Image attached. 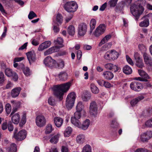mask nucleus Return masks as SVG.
Instances as JSON below:
<instances>
[{
    "label": "nucleus",
    "instance_id": "nucleus-23",
    "mask_svg": "<svg viewBox=\"0 0 152 152\" xmlns=\"http://www.w3.org/2000/svg\"><path fill=\"white\" fill-rule=\"evenodd\" d=\"M102 75L105 79L109 80L112 79L114 77L113 74L112 72L109 71L104 72Z\"/></svg>",
    "mask_w": 152,
    "mask_h": 152
},
{
    "label": "nucleus",
    "instance_id": "nucleus-63",
    "mask_svg": "<svg viewBox=\"0 0 152 152\" xmlns=\"http://www.w3.org/2000/svg\"><path fill=\"white\" fill-rule=\"evenodd\" d=\"M118 124L115 120H113L111 123V126L113 128H115L118 126Z\"/></svg>",
    "mask_w": 152,
    "mask_h": 152
},
{
    "label": "nucleus",
    "instance_id": "nucleus-49",
    "mask_svg": "<svg viewBox=\"0 0 152 152\" xmlns=\"http://www.w3.org/2000/svg\"><path fill=\"white\" fill-rule=\"evenodd\" d=\"M48 102L49 104L52 106H54L56 104V102L55 99L52 97H50L48 99Z\"/></svg>",
    "mask_w": 152,
    "mask_h": 152
},
{
    "label": "nucleus",
    "instance_id": "nucleus-41",
    "mask_svg": "<svg viewBox=\"0 0 152 152\" xmlns=\"http://www.w3.org/2000/svg\"><path fill=\"white\" fill-rule=\"evenodd\" d=\"M91 97L90 94L86 92L82 96V99L84 101L86 102L89 100Z\"/></svg>",
    "mask_w": 152,
    "mask_h": 152
},
{
    "label": "nucleus",
    "instance_id": "nucleus-52",
    "mask_svg": "<svg viewBox=\"0 0 152 152\" xmlns=\"http://www.w3.org/2000/svg\"><path fill=\"white\" fill-rule=\"evenodd\" d=\"M146 136V139H147V141L152 137V132L151 131H147L145 132Z\"/></svg>",
    "mask_w": 152,
    "mask_h": 152
},
{
    "label": "nucleus",
    "instance_id": "nucleus-44",
    "mask_svg": "<svg viewBox=\"0 0 152 152\" xmlns=\"http://www.w3.org/2000/svg\"><path fill=\"white\" fill-rule=\"evenodd\" d=\"M56 46L52 47L50 48L51 49V50L52 51V53H53L55 52H57L59 50L60 48L63 47V45L61 46Z\"/></svg>",
    "mask_w": 152,
    "mask_h": 152
},
{
    "label": "nucleus",
    "instance_id": "nucleus-55",
    "mask_svg": "<svg viewBox=\"0 0 152 152\" xmlns=\"http://www.w3.org/2000/svg\"><path fill=\"white\" fill-rule=\"evenodd\" d=\"M11 102L13 106L19 108L20 105V102H17L15 101H11Z\"/></svg>",
    "mask_w": 152,
    "mask_h": 152
},
{
    "label": "nucleus",
    "instance_id": "nucleus-26",
    "mask_svg": "<svg viewBox=\"0 0 152 152\" xmlns=\"http://www.w3.org/2000/svg\"><path fill=\"white\" fill-rule=\"evenodd\" d=\"M7 152H16L17 146L15 144L12 143L9 147L6 148Z\"/></svg>",
    "mask_w": 152,
    "mask_h": 152
},
{
    "label": "nucleus",
    "instance_id": "nucleus-40",
    "mask_svg": "<svg viewBox=\"0 0 152 152\" xmlns=\"http://www.w3.org/2000/svg\"><path fill=\"white\" fill-rule=\"evenodd\" d=\"M26 115L25 113H24L23 114L21 121L19 123L20 126L22 127L23 125L26 123Z\"/></svg>",
    "mask_w": 152,
    "mask_h": 152
},
{
    "label": "nucleus",
    "instance_id": "nucleus-17",
    "mask_svg": "<svg viewBox=\"0 0 152 152\" xmlns=\"http://www.w3.org/2000/svg\"><path fill=\"white\" fill-rule=\"evenodd\" d=\"M148 14L144 16L142 18L143 21L141 22L139 24V26L140 27H147L148 26L149 22L148 17Z\"/></svg>",
    "mask_w": 152,
    "mask_h": 152
},
{
    "label": "nucleus",
    "instance_id": "nucleus-32",
    "mask_svg": "<svg viewBox=\"0 0 152 152\" xmlns=\"http://www.w3.org/2000/svg\"><path fill=\"white\" fill-rule=\"evenodd\" d=\"M90 89L92 93L97 94L99 92V89L97 87L94 83H91L90 85Z\"/></svg>",
    "mask_w": 152,
    "mask_h": 152
},
{
    "label": "nucleus",
    "instance_id": "nucleus-46",
    "mask_svg": "<svg viewBox=\"0 0 152 152\" xmlns=\"http://www.w3.org/2000/svg\"><path fill=\"white\" fill-rule=\"evenodd\" d=\"M63 40L62 38L61 37L58 38L56 40L54 41V42L56 45H59V46L63 45L62 43Z\"/></svg>",
    "mask_w": 152,
    "mask_h": 152
},
{
    "label": "nucleus",
    "instance_id": "nucleus-54",
    "mask_svg": "<svg viewBox=\"0 0 152 152\" xmlns=\"http://www.w3.org/2000/svg\"><path fill=\"white\" fill-rule=\"evenodd\" d=\"M81 117V112L76 111L74 113V116L73 117L79 119Z\"/></svg>",
    "mask_w": 152,
    "mask_h": 152
},
{
    "label": "nucleus",
    "instance_id": "nucleus-18",
    "mask_svg": "<svg viewBox=\"0 0 152 152\" xmlns=\"http://www.w3.org/2000/svg\"><path fill=\"white\" fill-rule=\"evenodd\" d=\"M51 44L50 41H45L41 44L39 46L38 50L39 51H42L45 49L49 47Z\"/></svg>",
    "mask_w": 152,
    "mask_h": 152
},
{
    "label": "nucleus",
    "instance_id": "nucleus-3",
    "mask_svg": "<svg viewBox=\"0 0 152 152\" xmlns=\"http://www.w3.org/2000/svg\"><path fill=\"white\" fill-rule=\"evenodd\" d=\"M64 8L67 12L73 13L76 11L78 6L75 2L72 1L66 2L64 4Z\"/></svg>",
    "mask_w": 152,
    "mask_h": 152
},
{
    "label": "nucleus",
    "instance_id": "nucleus-50",
    "mask_svg": "<svg viewBox=\"0 0 152 152\" xmlns=\"http://www.w3.org/2000/svg\"><path fill=\"white\" fill-rule=\"evenodd\" d=\"M145 133L141 134L139 138L140 140L142 142H147V139H146V137Z\"/></svg>",
    "mask_w": 152,
    "mask_h": 152
},
{
    "label": "nucleus",
    "instance_id": "nucleus-16",
    "mask_svg": "<svg viewBox=\"0 0 152 152\" xmlns=\"http://www.w3.org/2000/svg\"><path fill=\"white\" fill-rule=\"evenodd\" d=\"M87 26L85 23L80 24L78 26V34L80 36H83L86 33Z\"/></svg>",
    "mask_w": 152,
    "mask_h": 152
},
{
    "label": "nucleus",
    "instance_id": "nucleus-53",
    "mask_svg": "<svg viewBox=\"0 0 152 152\" xmlns=\"http://www.w3.org/2000/svg\"><path fill=\"white\" fill-rule=\"evenodd\" d=\"M37 17L36 14L33 11H30L28 16V18L30 19H31L34 17Z\"/></svg>",
    "mask_w": 152,
    "mask_h": 152
},
{
    "label": "nucleus",
    "instance_id": "nucleus-5",
    "mask_svg": "<svg viewBox=\"0 0 152 152\" xmlns=\"http://www.w3.org/2000/svg\"><path fill=\"white\" fill-rule=\"evenodd\" d=\"M119 56V53L113 50L107 52L104 55V58L106 60H114L118 58Z\"/></svg>",
    "mask_w": 152,
    "mask_h": 152
},
{
    "label": "nucleus",
    "instance_id": "nucleus-8",
    "mask_svg": "<svg viewBox=\"0 0 152 152\" xmlns=\"http://www.w3.org/2000/svg\"><path fill=\"white\" fill-rule=\"evenodd\" d=\"M35 121L37 126L40 127L44 126L46 123L45 118L42 115L37 116L36 118Z\"/></svg>",
    "mask_w": 152,
    "mask_h": 152
},
{
    "label": "nucleus",
    "instance_id": "nucleus-15",
    "mask_svg": "<svg viewBox=\"0 0 152 152\" xmlns=\"http://www.w3.org/2000/svg\"><path fill=\"white\" fill-rule=\"evenodd\" d=\"M143 56L145 64L148 66L152 67V58L147 53H144Z\"/></svg>",
    "mask_w": 152,
    "mask_h": 152
},
{
    "label": "nucleus",
    "instance_id": "nucleus-11",
    "mask_svg": "<svg viewBox=\"0 0 152 152\" xmlns=\"http://www.w3.org/2000/svg\"><path fill=\"white\" fill-rule=\"evenodd\" d=\"M44 62L46 66L50 67L54 66L56 63V61L50 56L47 57L44 59Z\"/></svg>",
    "mask_w": 152,
    "mask_h": 152
},
{
    "label": "nucleus",
    "instance_id": "nucleus-21",
    "mask_svg": "<svg viewBox=\"0 0 152 152\" xmlns=\"http://www.w3.org/2000/svg\"><path fill=\"white\" fill-rule=\"evenodd\" d=\"M11 116V120L13 123L17 124L19 122L20 119V115L18 113L10 115Z\"/></svg>",
    "mask_w": 152,
    "mask_h": 152
},
{
    "label": "nucleus",
    "instance_id": "nucleus-57",
    "mask_svg": "<svg viewBox=\"0 0 152 152\" xmlns=\"http://www.w3.org/2000/svg\"><path fill=\"white\" fill-rule=\"evenodd\" d=\"M113 66V64L109 63L105 64L104 66L107 69L111 70H112V67Z\"/></svg>",
    "mask_w": 152,
    "mask_h": 152
},
{
    "label": "nucleus",
    "instance_id": "nucleus-60",
    "mask_svg": "<svg viewBox=\"0 0 152 152\" xmlns=\"http://www.w3.org/2000/svg\"><path fill=\"white\" fill-rule=\"evenodd\" d=\"M126 60L128 63L132 66L134 65V63L131 58L128 56L126 55Z\"/></svg>",
    "mask_w": 152,
    "mask_h": 152
},
{
    "label": "nucleus",
    "instance_id": "nucleus-61",
    "mask_svg": "<svg viewBox=\"0 0 152 152\" xmlns=\"http://www.w3.org/2000/svg\"><path fill=\"white\" fill-rule=\"evenodd\" d=\"M113 66L112 67V70L114 71V72H116L120 70V68L118 65L113 64Z\"/></svg>",
    "mask_w": 152,
    "mask_h": 152
},
{
    "label": "nucleus",
    "instance_id": "nucleus-37",
    "mask_svg": "<svg viewBox=\"0 0 152 152\" xmlns=\"http://www.w3.org/2000/svg\"><path fill=\"white\" fill-rule=\"evenodd\" d=\"M56 21L58 24H61L63 21V17L62 15L59 13L57 14L56 16Z\"/></svg>",
    "mask_w": 152,
    "mask_h": 152
},
{
    "label": "nucleus",
    "instance_id": "nucleus-43",
    "mask_svg": "<svg viewBox=\"0 0 152 152\" xmlns=\"http://www.w3.org/2000/svg\"><path fill=\"white\" fill-rule=\"evenodd\" d=\"M118 0H110L108 2V4L110 7H114L117 4Z\"/></svg>",
    "mask_w": 152,
    "mask_h": 152
},
{
    "label": "nucleus",
    "instance_id": "nucleus-33",
    "mask_svg": "<svg viewBox=\"0 0 152 152\" xmlns=\"http://www.w3.org/2000/svg\"><path fill=\"white\" fill-rule=\"evenodd\" d=\"M59 80L61 81H65L67 79V75L65 72H61L58 75Z\"/></svg>",
    "mask_w": 152,
    "mask_h": 152
},
{
    "label": "nucleus",
    "instance_id": "nucleus-30",
    "mask_svg": "<svg viewBox=\"0 0 152 152\" xmlns=\"http://www.w3.org/2000/svg\"><path fill=\"white\" fill-rule=\"evenodd\" d=\"M123 72L126 75H129L132 73V68L128 65H126L123 69Z\"/></svg>",
    "mask_w": 152,
    "mask_h": 152
},
{
    "label": "nucleus",
    "instance_id": "nucleus-36",
    "mask_svg": "<svg viewBox=\"0 0 152 152\" xmlns=\"http://www.w3.org/2000/svg\"><path fill=\"white\" fill-rule=\"evenodd\" d=\"M67 31L69 35H74L75 32V28L72 25H70L68 27Z\"/></svg>",
    "mask_w": 152,
    "mask_h": 152
},
{
    "label": "nucleus",
    "instance_id": "nucleus-59",
    "mask_svg": "<svg viewBox=\"0 0 152 152\" xmlns=\"http://www.w3.org/2000/svg\"><path fill=\"white\" fill-rule=\"evenodd\" d=\"M13 86V84L10 81H8L6 86L5 88L6 89H9L11 88Z\"/></svg>",
    "mask_w": 152,
    "mask_h": 152
},
{
    "label": "nucleus",
    "instance_id": "nucleus-47",
    "mask_svg": "<svg viewBox=\"0 0 152 152\" xmlns=\"http://www.w3.org/2000/svg\"><path fill=\"white\" fill-rule=\"evenodd\" d=\"M11 106L9 103H7L5 105V110L7 114H9L11 110Z\"/></svg>",
    "mask_w": 152,
    "mask_h": 152
},
{
    "label": "nucleus",
    "instance_id": "nucleus-12",
    "mask_svg": "<svg viewBox=\"0 0 152 152\" xmlns=\"http://www.w3.org/2000/svg\"><path fill=\"white\" fill-rule=\"evenodd\" d=\"M26 130H23L19 131L16 135H13V137L18 140H21L26 138Z\"/></svg>",
    "mask_w": 152,
    "mask_h": 152
},
{
    "label": "nucleus",
    "instance_id": "nucleus-58",
    "mask_svg": "<svg viewBox=\"0 0 152 152\" xmlns=\"http://www.w3.org/2000/svg\"><path fill=\"white\" fill-rule=\"evenodd\" d=\"M7 28L6 27H4V31L3 32L1 36V37L0 38V39L2 40L4 38L6 35V33L7 32Z\"/></svg>",
    "mask_w": 152,
    "mask_h": 152
},
{
    "label": "nucleus",
    "instance_id": "nucleus-35",
    "mask_svg": "<svg viewBox=\"0 0 152 152\" xmlns=\"http://www.w3.org/2000/svg\"><path fill=\"white\" fill-rule=\"evenodd\" d=\"M96 24V21L94 19H92L90 21V32L91 33L95 28Z\"/></svg>",
    "mask_w": 152,
    "mask_h": 152
},
{
    "label": "nucleus",
    "instance_id": "nucleus-31",
    "mask_svg": "<svg viewBox=\"0 0 152 152\" xmlns=\"http://www.w3.org/2000/svg\"><path fill=\"white\" fill-rule=\"evenodd\" d=\"M79 119L74 118L73 117L71 118V119L72 123L78 128L80 127V122Z\"/></svg>",
    "mask_w": 152,
    "mask_h": 152
},
{
    "label": "nucleus",
    "instance_id": "nucleus-10",
    "mask_svg": "<svg viewBox=\"0 0 152 152\" xmlns=\"http://www.w3.org/2000/svg\"><path fill=\"white\" fill-rule=\"evenodd\" d=\"M5 73L6 75L8 77H12L15 81H17L18 79V76L17 74L12 71V69L7 68L5 71Z\"/></svg>",
    "mask_w": 152,
    "mask_h": 152
},
{
    "label": "nucleus",
    "instance_id": "nucleus-62",
    "mask_svg": "<svg viewBox=\"0 0 152 152\" xmlns=\"http://www.w3.org/2000/svg\"><path fill=\"white\" fill-rule=\"evenodd\" d=\"M4 81V77L3 73L0 72V84L3 83Z\"/></svg>",
    "mask_w": 152,
    "mask_h": 152
},
{
    "label": "nucleus",
    "instance_id": "nucleus-6",
    "mask_svg": "<svg viewBox=\"0 0 152 152\" xmlns=\"http://www.w3.org/2000/svg\"><path fill=\"white\" fill-rule=\"evenodd\" d=\"M89 112L90 115L94 117L98 114V106L95 101H92L90 103Z\"/></svg>",
    "mask_w": 152,
    "mask_h": 152
},
{
    "label": "nucleus",
    "instance_id": "nucleus-38",
    "mask_svg": "<svg viewBox=\"0 0 152 152\" xmlns=\"http://www.w3.org/2000/svg\"><path fill=\"white\" fill-rule=\"evenodd\" d=\"M72 132V129L70 127L66 128L64 132V134L65 137L69 136Z\"/></svg>",
    "mask_w": 152,
    "mask_h": 152
},
{
    "label": "nucleus",
    "instance_id": "nucleus-20",
    "mask_svg": "<svg viewBox=\"0 0 152 152\" xmlns=\"http://www.w3.org/2000/svg\"><path fill=\"white\" fill-rule=\"evenodd\" d=\"M21 88L20 87H17L12 89L11 91V95L13 98L17 97L19 94Z\"/></svg>",
    "mask_w": 152,
    "mask_h": 152
},
{
    "label": "nucleus",
    "instance_id": "nucleus-39",
    "mask_svg": "<svg viewBox=\"0 0 152 152\" xmlns=\"http://www.w3.org/2000/svg\"><path fill=\"white\" fill-rule=\"evenodd\" d=\"M22 69L23 73L26 76H28L30 74V72L29 68L28 67H24V65L22 64Z\"/></svg>",
    "mask_w": 152,
    "mask_h": 152
},
{
    "label": "nucleus",
    "instance_id": "nucleus-27",
    "mask_svg": "<svg viewBox=\"0 0 152 152\" xmlns=\"http://www.w3.org/2000/svg\"><path fill=\"white\" fill-rule=\"evenodd\" d=\"M84 106L82 102L79 101L77 103L76 107L77 111L81 112L83 111L84 113H86L85 110H84Z\"/></svg>",
    "mask_w": 152,
    "mask_h": 152
},
{
    "label": "nucleus",
    "instance_id": "nucleus-34",
    "mask_svg": "<svg viewBox=\"0 0 152 152\" xmlns=\"http://www.w3.org/2000/svg\"><path fill=\"white\" fill-rule=\"evenodd\" d=\"M81 152H92V148L89 144H86L82 148Z\"/></svg>",
    "mask_w": 152,
    "mask_h": 152
},
{
    "label": "nucleus",
    "instance_id": "nucleus-2",
    "mask_svg": "<svg viewBox=\"0 0 152 152\" xmlns=\"http://www.w3.org/2000/svg\"><path fill=\"white\" fill-rule=\"evenodd\" d=\"M144 10L143 7L137 6L136 4H133L130 7L131 13L135 17V20L137 21H138L140 16L143 12Z\"/></svg>",
    "mask_w": 152,
    "mask_h": 152
},
{
    "label": "nucleus",
    "instance_id": "nucleus-42",
    "mask_svg": "<svg viewBox=\"0 0 152 152\" xmlns=\"http://www.w3.org/2000/svg\"><path fill=\"white\" fill-rule=\"evenodd\" d=\"M53 130L52 125L51 124H48L47 126L45 133L46 134H49L52 132Z\"/></svg>",
    "mask_w": 152,
    "mask_h": 152
},
{
    "label": "nucleus",
    "instance_id": "nucleus-56",
    "mask_svg": "<svg viewBox=\"0 0 152 152\" xmlns=\"http://www.w3.org/2000/svg\"><path fill=\"white\" fill-rule=\"evenodd\" d=\"M145 124L147 127H152V118L147 121L145 123Z\"/></svg>",
    "mask_w": 152,
    "mask_h": 152
},
{
    "label": "nucleus",
    "instance_id": "nucleus-19",
    "mask_svg": "<svg viewBox=\"0 0 152 152\" xmlns=\"http://www.w3.org/2000/svg\"><path fill=\"white\" fill-rule=\"evenodd\" d=\"M53 121L56 126L57 127H60L62 125L64 120L61 118L56 117L53 118Z\"/></svg>",
    "mask_w": 152,
    "mask_h": 152
},
{
    "label": "nucleus",
    "instance_id": "nucleus-1",
    "mask_svg": "<svg viewBox=\"0 0 152 152\" xmlns=\"http://www.w3.org/2000/svg\"><path fill=\"white\" fill-rule=\"evenodd\" d=\"M71 86V82L54 86L53 88L54 95L60 100H62L64 93L68 91Z\"/></svg>",
    "mask_w": 152,
    "mask_h": 152
},
{
    "label": "nucleus",
    "instance_id": "nucleus-48",
    "mask_svg": "<svg viewBox=\"0 0 152 152\" xmlns=\"http://www.w3.org/2000/svg\"><path fill=\"white\" fill-rule=\"evenodd\" d=\"M146 1L145 0H139L134 4H136L137 6H144L146 4Z\"/></svg>",
    "mask_w": 152,
    "mask_h": 152
},
{
    "label": "nucleus",
    "instance_id": "nucleus-22",
    "mask_svg": "<svg viewBox=\"0 0 152 152\" xmlns=\"http://www.w3.org/2000/svg\"><path fill=\"white\" fill-rule=\"evenodd\" d=\"M142 95L138 96L137 97L132 99L130 102V104L132 106H135L138 103L144 98Z\"/></svg>",
    "mask_w": 152,
    "mask_h": 152
},
{
    "label": "nucleus",
    "instance_id": "nucleus-13",
    "mask_svg": "<svg viewBox=\"0 0 152 152\" xmlns=\"http://www.w3.org/2000/svg\"><path fill=\"white\" fill-rule=\"evenodd\" d=\"M134 56L136 61V65L140 68H142L144 66V64L139 54L137 53H134Z\"/></svg>",
    "mask_w": 152,
    "mask_h": 152
},
{
    "label": "nucleus",
    "instance_id": "nucleus-7",
    "mask_svg": "<svg viewBox=\"0 0 152 152\" xmlns=\"http://www.w3.org/2000/svg\"><path fill=\"white\" fill-rule=\"evenodd\" d=\"M106 27L104 24H101L96 28L94 32V36L98 37L104 34L106 30Z\"/></svg>",
    "mask_w": 152,
    "mask_h": 152
},
{
    "label": "nucleus",
    "instance_id": "nucleus-28",
    "mask_svg": "<svg viewBox=\"0 0 152 152\" xmlns=\"http://www.w3.org/2000/svg\"><path fill=\"white\" fill-rule=\"evenodd\" d=\"M60 136L61 134L60 133H57V134L52 137L50 140V142L53 144L56 143L58 142V139Z\"/></svg>",
    "mask_w": 152,
    "mask_h": 152
},
{
    "label": "nucleus",
    "instance_id": "nucleus-51",
    "mask_svg": "<svg viewBox=\"0 0 152 152\" xmlns=\"http://www.w3.org/2000/svg\"><path fill=\"white\" fill-rule=\"evenodd\" d=\"M73 16V15L71 14H69L66 16L64 18L65 23H67L72 18Z\"/></svg>",
    "mask_w": 152,
    "mask_h": 152
},
{
    "label": "nucleus",
    "instance_id": "nucleus-45",
    "mask_svg": "<svg viewBox=\"0 0 152 152\" xmlns=\"http://www.w3.org/2000/svg\"><path fill=\"white\" fill-rule=\"evenodd\" d=\"M138 48L143 54L144 53H146V51L147 50V49L146 47L144 45L140 44L138 45Z\"/></svg>",
    "mask_w": 152,
    "mask_h": 152
},
{
    "label": "nucleus",
    "instance_id": "nucleus-14",
    "mask_svg": "<svg viewBox=\"0 0 152 152\" xmlns=\"http://www.w3.org/2000/svg\"><path fill=\"white\" fill-rule=\"evenodd\" d=\"M27 58L29 63L31 64L34 62L36 60L35 54L33 51L28 52L26 53Z\"/></svg>",
    "mask_w": 152,
    "mask_h": 152
},
{
    "label": "nucleus",
    "instance_id": "nucleus-25",
    "mask_svg": "<svg viewBox=\"0 0 152 152\" xmlns=\"http://www.w3.org/2000/svg\"><path fill=\"white\" fill-rule=\"evenodd\" d=\"M76 142L77 143L80 144H83L85 141V137L83 134H79L76 137Z\"/></svg>",
    "mask_w": 152,
    "mask_h": 152
},
{
    "label": "nucleus",
    "instance_id": "nucleus-24",
    "mask_svg": "<svg viewBox=\"0 0 152 152\" xmlns=\"http://www.w3.org/2000/svg\"><path fill=\"white\" fill-rule=\"evenodd\" d=\"M90 124V121L89 119H87L84 121L82 125L81 124L80 125L79 128H81L83 130H85L87 129L88 127Z\"/></svg>",
    "mask_w": 152,
    "mask_h": 152
},
{
    "label": "nucleus",
    "instance_id": "nucleus-29",
    "mask_svg": "<svg viewBox=\"0 0 152 152\" xmlns=\"http://www.w3.org/2000/svg\"><path fill=\"white\" fill-rule=\"evenodd\" d=\"M138 72L140 75L144 79H147V80H148V79L149 78V77L148 75L143 70L139 69Z\"/></svg>",
    "mask_w": 152,
    "mask_h": 152
},
{
    "label": "nucleus",
    "instance_id": "nucleus-4",
    "mask_svg": "<svg viewBox=\"0 0 152 152\" xmlns=\"http://www.w3.org/2000/svg\"><path fill=\"white\" fill-rule=\"evenodd\" d=\"M76 98V94L71 92L67 95L66 99V105L68 110L71 109L74 106Z\"/></svg>",
    "mask_w": 152,
    "mask_h": 152
},
{
    "label": "nucleus",
    "instance_id": "nucleus-9",
    "mask_svg": "<svg viewBox=\"0 0 152 152\" xmlns=\"http://www.w3.org/2000/svg\"><path fill=\"white\" fill-rule=\"evenodd\" d=\"M130 86L131 89L136 91H139L143 88L142 86L140 83L137 81L131 83Z\"/></svg>",
    "mask_w": 152,
    "mask_h": 152
},
{
    "label": "nucleus",
    "instance_id": "nucleus-64",
    "mask_svg": "<svg viewBox=\"0 0 152 152\" xmlns=\"http://www.w3.org/2000/svg\"><path fill=\"white\" fill-rule=\"evenodd\" d=\"M53 30L54 32L55 33H58L60 31V29L59 27L57 26H55L54 25L53 23Z\"/></svg>",
    "mask_w": 152,
    "mask_h": 152
}]
</instances>
